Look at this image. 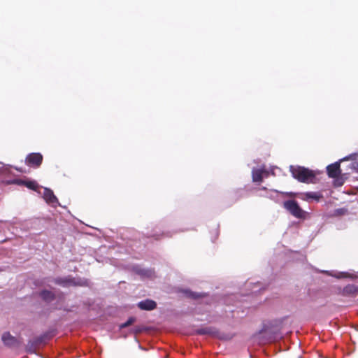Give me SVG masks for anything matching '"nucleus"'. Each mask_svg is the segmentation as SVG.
Segmentation results:
<instances>
[{
  "label": "nucleus",
  "mask_w": 358,
  "mask_h": 358,
  "mask_svg": "<svg viewBox=\"0 0 358 358\" xmlns=\"http://www.w3.org/2000/svg\"><path fill=\"white\" fill-rule=\"evenodd\" d=\"M197 333L199 334H211L213 331L209 328H203L197 330Z\"/></svg>",
  "instance_id": "15"
},
{
  "label": "nucleus",
  "mask_w": 358,
  "mask_h": 358,
  "mask_svg": "<svg viewBox=\"0 0 358 358\" xmlns=\"http://www.w3.org/2000/svg\"><path fill=\"white\" fill-rule=\"evenodd\" d=\"M357 188H358V187H357Z\"/></svg>",
  "instance_id": "21"
},
{
  "label": "nucleus",
  "mask_w": 358,
  "mask_h": 358,
  "mask_svg": "<svg viewBox=\"0 0 358 358\" xmlns=\"http://www.w3.org/2000/svg\"><path fill=\"white\" fill-rule=\"evenodd\" d=\"M321 197L322 196L319 193L315 192H306L302 194L301 196V199L306 201H308L309 199L318 201Z\"/></svg>",
  "instance_id": "10"
},
{
  "label": "nucleus",
  "mask_w": 358,
  "mask_h": 358,
  "mask_svg": "<svg viewBox=\"0 0 358 358\" xmlns=\"http://www.w3.org/2000/svg\"><path fill=\"white\" fill-rule=\"evenodd\" d=\"M41 297L46 300V301H50L53 299V294L50 292V291H48V290H44L41 292Z\"/></svg>",
  "instance_id": "12"
},
{
  "label": "nucleus",
  "mask_w": 358,
  "mask_h": 358,
  "mask_svg": "<svg viewBox=\"0 0 358 358\" xmlns=\"http://www.w3.org/2000/svg\"><path fill=\"white\" fill-rule=\"evenodd\" d=\"M358 153H352L349 155L348 156L341 159L340 162L347 161V160H351L352 161L351 164V167L352 169L358 172Z\"/></svg>",
  "instance_id": "9"
},
{
  "label": "nucleus",
  "mask_w": 358,
  "mask_h": 358,
  "mask_svg": "<svg viewBox=\"0 0 358 358\" xmlns=\"http://www.w3.org/2000/svg\"><path fill=\"white\" fill-rule=\"evenodd\" d=\"M328 175L331 178H336L341 174L340 163L336 162L327 167Z\"/></svg>",
  "instance_id": "7"
},
{
  "label": "nucleus",
  "mask_w": 358,
  "mask_h": 358,
  "mask_svg": "<svg viewBox=\"0 0 358 358\" xmlns=\"http://www.w3.org/2000/svg\"><path fill=\"white\" fill-rule=\"evenodd\" d=\"M135 320L136 319L133 317L129 318V320L126 322L120 324V328H125V327L132 324L135 322Z\"/></svg>",
  "instance_id": "14"
},
{
  "label": "nucleus",
  "mask_w": 358,
  "mask_h": 358,
  "mask_svg": "<svg viewBox=\"0 0 358 358\" xmlns=\"http://www.w3.org/2000/svg\"><path fill=\"white\" fill-rule=\"evenodd\" d=\"M289 170L292 176L302 182H313L315 178V173L303 166H290Z\"/></svg>",
  "instance_id": "1"
},
{
  "label": "nucleus",
  "mask_w": 358,
  "mask_h": 358,
  "mask_svg": "<svg viewBox=\"0 0 358 358\" xmlns=\"http://www.w3.org/2000/svg\"><path fill=\"white\" fill-rule=\"evenodd\" d=\"M348 289H349L350 291H355L356 290V287L355 286H350L348 287Z\"/></svg>",
  "instance_id": "19"
},
{
  "label": "nucleus",
  "mask_w": 358,
  "mask_h": 358,
  "mask_svg": "<svg viewBox=\"0 0 358 358\" xmlns=\"http://www.w3.org/2000/svg\"><path fill=\"white\" fill-rule=\"evenodd\" d=\"M336 277L338 278H355L357 277V275L353 273H350L348 272H339L336 275Z\"/></svg>",
  "instance_id": "11"
},
{
  "label": "nucleus",
  "mask_w": 358,
  "mask_h": 358,
  "mask_svg": "<svg viewBox=\"0 0 358 358\" xmlns=\"http://www.w3.org/2000/svg\"><path fill=\"white\" fill-rule=\"evenodd\" d=\"M25 182H26V181L22 180L16 179V180H13V181H12V182H10V183H11V184L20 185H24V183H25Z\"/></svg>",
  "instance_id": "17"
},
{
  "label": "nucleus",
  "mask_w": 358,
  "mask_h": 358,
  "mask_svg": "<svg viewBox=\"0 0 358 358\" xmlns=\"http://www.w3.org/2000/svg\"><path fill=\"white\" fill-rule=\"evenodd\" d=\"M38 193L42 194L43 199L48 203L52 206H56L58 204V200L51 189L46 187H41V189L38 190Z\"/></svg>",
  "instance_id": "4"
},
{
  "label": "nucleus",
  "mask_w": 358,
  "mask_h": 358,
  "mask_svg": "<svg viewBox=\"0 0 358 358\" xmlns=\"http://www.w3.org/2000/svg\"><path fill=\"white\" fill-rule=\"evenodd\" d=\"M43 156L40 153H32L26 158V163L29 166L38 167L41 165Z\"/></svg>",
  "instance_id": "5"
},
{
  "label": "nucleus",
  "mask_w": 358,
  "mask_h": 358,
  "mask_svg": "<svg viewBox=\"0 0 358 358\" xmlns=\"http://www.w3.org/2000/svg\"><path fill=\"white\" fill-rule=\"evenodd\" d=\"M156 303L155 301L150 299L144 300L142 301H140L138 303V307L141 310H152L156 308Z\"/></svg>",
  "instance_id": "8"
},
{
  "label": "nucleus",
  "mask_w": 358,
  "mask_h": 358,
  "mask_svg": "<svg viewBox=\"0 0 358 358\" xmlns=\"http://www.w3.org/2000/svg\"><path fill=\"white\" fill-rule=\"evenodd\" d=\"M24 185L27 187L29 189L38 191L37 189L38 188V184L34 181H29L24 183Z\"/></svg>",
  "instance_id": "13"
},
{
  "label": "nucleus",
  "mask_w": 358,
  "mask_h": 358,
  "mask_svg": "<svg viewBox=\"0 0 358 358\" xmlns=\"http://www.w3.org/2000/svg\"><path fill=\"white\" fill-rule=\"evenodd\" d=\"M273 169L270 171L266 169L265 166L261 168H253L252 171V181L254 182H261L264 178H267L269 174L274 175Z\"/></svg>",
  "instance_id": "3"
},
{
  "label": "nucleus",
  "mask_w": 358,
  "mask_h": 358,
  "mask_svg": "<svg viewBox=\"0 0 358 358\" xmlns=\"http://www.w3.org/2000/svg\"><path fill=\"white\" fill-rule=\"evenodd\" d=\"M186 294L187 296H189V297H192V298H197L199 296V295L196 293H194L191 291H186Z\"/></svg>",
  "instance_id": "18"
},
{
  "label": "nucleus",
  "mask_w": 358,
  "mask_h": 358,
  "mask_svg": "<svg viewBox=\"0 0 358 358\" xmlns=\"http://www.w3.org/2000/svg\"><path fill=\"white\" fill-rule=\"evenodd\" d=\"M299 358H301V357H299Z\"/></svg>",
  "instance_id": "20"
},
{
  "label": "nucleus",
  "mask_w": 358,
  "mask_h": 358,
  "mask_svg": "<svg viewBox=\"0 0 358 358\" xmlns=\"http://www.w3.org/2000/svg\"><path fill=\"white\" fill-rule=\"evenodd\" d=\"M1 340L4 345L9 347H14L17 345L19 342L17 339L10 334L8 332H5L1 336Z\"/></svg>",
  "instance_id": "6"
},
{
  "label": "nucleus",
  "mask_w": 358,
  "mask_h": 358,
  "mask_svg": "<svg viewBox=\"0 0 358 358\" xmlns=\"http://www.w3.org/2000/svg\"><path fill=\"white\" fill-rule=\"evenodd\" d=\"M283 206L287 210L297 218H303L306 215V212L303 210L299 207L297 202L294 200L286 201L284 202Z\"/></svg>",
  "instance_id": "2"
},
{
  "label": "nucleus",
  "mask_w": 358,
  "mask_h": 358,
  "mask_svg": "<svg viewBox=\"0 0 358 358\" xmlns=\"http://www.w3.org/2000/svg\"><path fill=\"white\" fill-rule=\"evenodd\" d=\"M138 273L144 276L150 277L152 275V271L150 270L140 269Z\"/></svg>",
  "instance_id": "16"
}]
</instances>
